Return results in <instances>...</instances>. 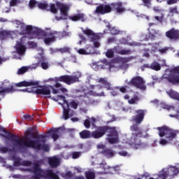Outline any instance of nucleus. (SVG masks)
Here are the masks:
<instances>
[{
  "label": "nucleus",
  "mask_w": 179,
  "mask_h": 179,
  "mask_svg": "<svg viewBox=\"0 0 179 179\" xmlns=\"http://www.w3.org/2000/svg\"><path fill=\"white\" fill-rule=\"evenodd\" d=\"M0 131L6 134V135H3L4 138L10 139V141H13V142H15V143H14V146H17L22 150H26L27 149H34L35 150L50 152V145L48 144H45V139L41 140V142L43 143L41 144L38 140L34 141L27 137H25V139L27 140L19 138H17V136L8 131L2 127H0Z\"/></svg>",
  "instance_id": "nucleus-1"
},
{
  "label": "nucleus",
  "mask_w": 179,
  "mask_h": 179,
  "mask_svg": "<svg viewBox=\"0 0 179 179\" xmlns=\"http://www.w3.org/2000/svg\"><path fill=\"white\" fill-rule=\"evenodd\" d=\"M108 134L107 141L111 145L118 143L119 137L118 131L116 127H110L107 125L98 126L94 131H90L89 130H83L79 133L80 138L81 139H100L103 138L104 135Z\"/></svg>",
  "instance_id": "nucleus-2"
},
{
  "label": "nucleus",
  "mask_w": 179,
  "mask_h": 179,
  "mask_svg": "<svg viewBox=\"0 0 179 179\" xmlns=\"http://www.w3.org/2000/svg\"><path fill=\"white\" fill-rule=\"evenodd\" d=\"M136 115H133L131 119V122H135L136 124L131 126L130 129L133 133L129 140V145L134 148V149H139V146L142 145L141 142V135H142V130L139 128L138 125H141L145 120V115L146 114V110L143 109H138L135 110Z\"/></svg>",
  "instance_id": "nucleus-3"
},
{
  "label": "nucleus",
  "mask_w": 179,
  "mask_h": 179,
  "mask_svg": "<svg viewBox=\"0 0 179 179\" xmlns=\"http://www.w3.org/2000/svg\"><path fill=\"white\" fill-rule=\"evenodd\" d=\"M33 170L34 176H33L31 179H59V176H58L57 173H54L52 170L48 169L44 171L40 168V165H38V164H35L33 167Z\"/></svg>",
  "instance_id": "nucleus-4"
},
{
  "label": "nucleus",
  "mask_w": 179,
  "mask_h": 179,
  "mask_svg": "<svg viewBox=\"0 0 179 179\" xmlns=\"http://www.w3.org/2000/svg\"><path fill=\"white\" fill-rule=\"evenodd\" d=\"M166 72L163 75L164 79L168 80L169 83L175 86H178L179 85V66H175L171 69H167Z\"/></svg>",
  "instance_id": "nucleus-5"
},
{
  "label": "nucleus",
  "mask_w": 179,
  "mask_h": 179,
  "mask_svg": "<svg viewBox=\"0 0 179 179\" xmlns=\"http://www.w3.org/2000/svg\"><path fill=\"white\" fill-rule=\"evenodd\" d=\"M50 80H55V82H56L55 87H61L62 85L58 82H63V83H66V85H73V83H76V82H79V77L76 75H64L55 77V79L50 78Z\"/></svg>",
  "instance_id": "nucleus-6"
},
{
  "label": "nucleus",
  "mask_w": 179,
  "mask_h": 179,
  "mask_svg": "<svg viewBox=\"0 0 179 179\" xmlns=\"http://www.w3.org/2000/svg\"><path fill=\"white\" fill-rule=\"evenodd\" d=\"M157 129L159 130V136L160 138L166 136V139H168V141H173V139H176L179 133L178 130L171 129L167 126L157 127Z\"/></svg>",
  "instance_id": "nucleus-7"
},
{
  "label": "nucleus",
  "mask_w": 179,
  "mask_h": 179,
  "mask_svg": "<svg viewBox=\"0 0 179 179\" xmlns=\"http://www.w3.org/2000/svg\"><path fill=\"white\" fill-rule=\"evenodd\" d=\"M57 97L63 101V117L64 120H69L70 117H73V110L71 111L69 108V103H68V101H66V98L64 95H57Z\"/></svg>",
  "instance_id": "nucleus-8"
},
{
  "label": "nucleus",
  "mask_w": 179,
  "mask_h": 179,
  "mask_svg": "<svg viewBox=\"0 0 179 179\" xmlns=\"http://www.w3.org/2000/svg\"><path fill=\"white\" fill-rule=\"evenodd\" d=\"M145 83H146L145 80L138 76L134 77L130 81L127 82L129 86H134V87L140 89L141 90H146Z\"/></svg>",
  "instance_id": "nucleus-9"
},
{
  "label": "nucleus",
  "mask_w": 179,
  "mask_h": 179,
  "mask_svg": "<svg viewBox=\"0 0 179 179\" xmlns=\"http://www.w3.org/2000/svg\"><path fill=\"white\" fill-rule=\"evenodd\" d=\"M90 89L91 90L87 92V94H89V96H93L94 97H101L105 96L104 92H101L100 93L97 92V90L103 89V85L100 84L96 85H90Z\"/></svg>",
  "instance_id": "nucleus-10"
},
{
  "label": "nucleus",
  "mask_w": 179,
  "mask_h": 179,
  "mask_svg": "<svg viewBox=\"0 0 179 179\" xmlns=\"http://www.w3.org/2000/svg\"><path fill=\"white\" fill-rule=\"evenodd\" d=\"M95 13L97 15L111 13V4H100L96 8Z\"/></svg>",
  "instance_id": "nucleus-11"
},
{
  "label": "nucleus",
  "mask_w": 179,
  "mask_h": 179,
  "mask_svg": "<svg viewBox=\"0 0 179 179\" xmlns=\"http://www.w3.org/2000/svg\"><path fill=\"white\" fill-rule=\"evenodd\" d=\"M165 36L170 40V41H178L179 29L172 28L165 33Z\"/></svg>",
  "instance_id": "nucleus-12"
},
{
  "label": "nucleus",
  "mask_w": 179,
  "mask_h": 179,
  "mask_svg": "<svg viewBox=\"0 0 179 179\" xmlns=\"http://www.w3.org/2000/svg\"><path fill=\"white\" fill-rule=\"evenodd\" d=\"M81 30L84 34L90 37L91 41H97V40L100 39V36L99 34L94 33L92 29L89 28H86L85 29L82 27Z\"/></svg>",
  "instance_id": "nucleus-13"
},
{
  "label": "nucleus",
  "mask_w": 179,
  "mask_h": 179,
  "mask_svg": "<svg viewBox=\"0 0 179 179\" xmlns=\"http://www.w3.org/2000/svg\"><path fill=\"white\" fill-rule=\"evenodd\" d=\"M56 6L59 9L62 16H64V20H66L68 19V12L69 10V6L65 5L59 1L56 2Z\"/></svg>",
  "instance_id": "nucleus-14"
},
{
  "label": "nucleus",
  "mask_w": 179,
  "mask_h": 179,
  "mask_svg": "<svg viewBox=\"0 0 179 179\" xmlns=\"http://www.w3.org/2000/svg\"><path fill=\"white\" fill-rule=\"evenodd\" d=\"M37 87L40 89H36L35 93L36 94H43V96H50L51 94V90L50 89V85H36Z\"/></svg>",
  "instance_id": "nucleus-15"
},
{
  "label": "nucleus",
  "mask_w": 179,
  "mask_h": 179,
  "mask_svg": "<svg viewBox=\"0 0 179 179\" xmlns=\"http://www.w3.org/2000/svg\"><path fill=\"white\" fill-rule=\"evenodd\" d=\"M111 12L115 10L117 13H124L127 9L122 6V2H114L110 3Z\"/></svg>",
  "instance_id": "nucleus-16"
},
{
  "label": "nucleus",
  "mask_w": 179,
  "mask_h": 179,
  "mask_svg": "<svg viewBox=\"0 0 179 179\" xmlns=\"http://www.w3.org/2000/svg\"><path fill=\"white\" fill-rule=\"evenodd\" d=\"M57 31H53L45 34V38H44L45 44H50V43H54L57 38Z\"/></svg>",
  "instance_id": "nucleus-17"
},
{
  "label": "nucleus",
  "mask_w": 179,
  "mask_h": 179,
  "mask_svg": "<svg viewBox=\"0 0 179 179\" xmlns=\"http://www.w3.org/2000/svg\"><path fill=\"white\" fill-rule=\"evenodd\" d=\"M38 85V81H21L20 83H15L16 87H29V86H36Z\"/></svg>",
  "instance_id": "nucleus-18"
},
{
  "label": "nucleus",
  "mask_w": 179,
  "mask_h": 179,
  "mask_svg": "<svg viewBox=\"0 0 179 179\" xmlns=\"http://www.w3.org/2000/svg\"><path fill=\"white\" fill-rule=\"evenodd\" d=\"M49 166L51 169H57L61 164V161L59 158L57 157H49L48 160Z\"/></svg>",
  "instance_id": "nucleus-19"
},
{
  "label": "nucleus",
  "mask_w": 179,
  "mask_h": 179,
  "mask_svg": "<svg viewBox=\"0 0 179 179\" xmlns=\"http://www.w3.org/2000/svg\"><path fill=\"white\" fill-rule=\"evenodd\" d=\"M113 51L116 54H119L120 55H131L132 52L129 49H124L121 46H116L113 48Z\"/></svg>",
  "instance_id": "nucleus-20"
},
{
  "label": "nucleus",
  "mask_w": 179,
  "mask_h": 179,
  "mask_svg": "<svg viewBox=\"0 0 179 179\" xmlns=\"http://www.w3.org/2000/svg\"><path fill=\"white\" fill-rule=\"evenodd\" d=\"M15 50L19 55H23V54L26 52V46H24L22 42H17Z\"/></svg>",
  "instance_id": "nucleus-21"
},
{
  "label": "nucleus",
  "mask_w": 179,
  "mask_h": 179,
  "mask_svg": "<svg viewBox=\"0 0 179 179\" xmlns=\"http://www.w3.org/2000/svg\"><path fill=\"white\" fill-rule=\"evenodd\" d=\"M159 34V30L151 29V31L149 33L148 36H146L145 38V41H149V40H155L156 36Z\"/></svg>",
  "instance_id": "nucleus-22"
},
{
  "label": "nucleus",
  "mask_w": 179,
  "mask_h": 179,
  "mask_svg": "<svg viewBox=\"0 0 179 179\" xmlns=\"http://www.w3.org/2000/svg\"><path fill=\"white\" fill-rule=\"evenodd\" d=\"M33 31V26L31 25H24V29H22L20 34V36H26V34H31Z\"/></svg>",
  "instance_id": "nucleus-23"
},
{
  "label": "nucleus",
  "mask_w": 179,
  "mask_h": 179,
  "mask_svg": "<svg viewBox=\"0 0 179 179\" xmlns=\"http://www.w3.org/2000/svg\"><path fill=\"white\" fill-rule=\"evenodd\" d=\"M69 19H70V20H72L73 22H78L79 20H81L82 22H85V14L78 13L75 15L70 16Z\"/></svg>",
  "instance_id": "nucleus-24"
},
{
  "label": "nucleus",
  "mask_w": 179,
  "mask_h": 179,
  "mask_svg": "<svg viewBox=\"0 0 179 179\" xmlns=\"http://www.w3.org/2000/svg\"><path fill=\"white\" fill-rule=\"evenodd\" d=\"M48 134H51L52 138L55 141L58 140V138H59V129H51L48 131Z\"/></svg>",
  "instance_id": "nucleus-25"
},
{
  "label": "nucleus",
  "mask_w": 179,
  "mask_h": 179,
  "mask_svg": "<svg viewBox=\"0 0 179 179\" xmlns=\"http://www.w3.org/2000/svg\"><path fill=\"white\" fill-rule=\"evenodd\" d=\"M0 94L2 93H6V94H9V93H15V92H16V89H15V87L13 85H9V87H0Z\"/></svg>",
  "instance_id": "nucleus-26"
},
{
  "label": "nucleus",
  "mask_w": 179,
  "mask_h": 179,
  "mask_svg": "<svg viewBox=\"0 0 179 179\" xmlns=\"http://www.w3.org/2000/svg\"><path fill=\"white\" fill-rule=\"evenodd\" d=\"M99 83H101L103 85V87H105V89H107V90H113L111 84H110L106 79L101 78L99 79Z\"/></svg>",
  "instance_id": "nucleus-27"
},
{
  "label": "nucleus",
  "mask_w": 179,
  "mask_h": 179,
  "mask_svg": "<svg viewBox=\"0 0 179 179\" xmlns=\"http://www.w3.org/2000/svg\"><path fill=\"white\" fill-rule=\"evenodd\" d=\"M101 154L103 155V156H106L107 157H113L114 156V152L113 150L108 148L101 151Z\"/></svg>",
  "instance_id": "nucleus-28"
},
{
  "label": "nucleus",
  "mask_w": 179,
  "mask_h": 179,
  "mask_svg": "<svg viewBox=\"0 0 179 179\" xmlns=\"http://www.w3.org/2000/svg\"><path fill=\"white\" fill-rule=\"evenodd\" d=\"M10 36H12L10 34V31H0V38L1 40H5L6 38H8Z\"/></svg>",
  "instance_id": "nucleus-29"
},
{
  "label": "nucleus",
  "mask_w": 179,
  "mask_h": 179,
  "mask_svg": "<svg viewBox=\"0 0 179 179\" xmlns=\"http://www.w3.org/2000/svg\"><path fill=\"white\" fill-rule=\"evenodd\" d=\"M150 69H152V71H160V69H162V66H160V64H159V62H153L151 64H150Z\"/></svg>",
  "instance_id": "nucleus-30"
},
{
  "label": "nucleus",
  "mask_w": 179,
  "mask_h": 179,
  "mask_svg": "<svg viewBox=\"0 0 179 179\" xmlns=\"http://www.w3.org/2000/svg\"><path fill=\"white\" fill-rule=\"evenodd\" d=\"M57 36H56V37L61 40V38H64V37H68V36H69V32H67L66 31H63L62 32L57 31Z\"/></svg>",
  "instance_id": "nucleus-31"
},
{
  "label": "nucleus",
  "mask_w": 179,
  "mask_h": 179,
  "mask_svg": "<svg viewBox=\"0 0 179 179\" xmlns=\"http://www.w3.org/2000/svg\"><path fill=\"white\" fill-rule=\"evenodd\" d=\"M85 178L86 179H96V173L92 171H86Z\"/></svg>",
  "instance_id": "nucleus-32"
},
{
  "label": "nucleus",
  "mask_w": 179,
  "mask_h": 179,
  "mask_svg": "<svg viewBox=\"0 0 179 179\" xmlns=\"http://www.w3.org/2000/svg\"><path fill=\"white\" fill-rule=\"evenodd\" d=\"M128 101L129 104H138V101H139V96L134 95L133 98L130 99Z\"/></svg>",
  "instance_id": "nucleus-33"
},
{
  "label": "nucleus",
  "mask_w": 179,
  "mask_h": 179,
  "mask_svg": "<svg viewBox=\"0 0 179 179\" xmlns=\"http://www.w3.org/2000/svg\"><path fill=\"white\" fill-rule=\"evenodd\" d=\"M38 8L42 9L43 10H48V3H38Z\"/></svg>",
  "instance_id": "nucleus-34"
},
{
  "label": "nucleus",
  "mask_w": 179,
  "mask_h": 179,
  "mask_svg": "<svg viewBox=\"0 0 179 179\" xmlns=\"http://www.w3.org/2000/svg\"><path fill=\"white\" fill-rule=\"evenodd\" d=\"M48 9L52 13H58V9H57V7H55V4H54V3H50V5L48 6Z\"/></svg>",
  "instance_id": "nucleus-35"
},
{
  "label": "nucleus",
  "mask_w": 179,
  "mask_h": 179,
  "mask_svg": "<svg viewBox=\"0 0 179 179\" xmlns=\"http://www.w3.org/2000/svg\"><path fill=\"white\" fill-rule=\"evenodd\" d=\"M27 71H29V66H22L18 69L17 75H24Z\"/></svg>",
  "instance_id": "nucleus-36"
},
{
  "label": "nucleus",
  "mask_w": 179,
  "mask_h": 179,
  "mask_svg": "<svg viewBox=\"0 0 179 179\" xmlns=\"http://www.w3.org/2000/svg\"><path fill=\"white\" fill-rule=\"evenodd\" d=\"M169 171H162V173L158 176L157 179H166L167 177H169Z\"/></svg>",
  "instance_id": "nucleus-37"
},
{
  "label": "nucleus",
  "mask_w": 179,
  "mask_h": 179,
  "mask_svg": "<svg viewBox=\"0 0 179 179\" xmlns=\"http://www.w3.org/2000/svg\"><path fill=\"white\" fill-rule=\"evenodd\" d=\"M171 173H172V176H177L179 173V169L176 166H172L170 169Z\"/></svg>",
  "instance_id": "nucleus-38"
},
{
  "label": "nucleus",
  "mask_w": 179,
  "mask_h": 179,
  "mask_svg": "<svg viewBox=\"0 0 179 179\" xmlns=\"http://www.w3.org/2000/svg\"><path fill=\"white\" fill-rule=\"evenodd\" d=\"M59 49V52L61 54H66V52H71V48H69V47H64Z\"/></svg>",
  "instance_id": "nucleus-39"
},
{
  "label": "nucleus",
  "mask_w": 179,
  "mask_h": 179,
  "mask_svg": "<svg viewBox=\"0 0 179 179\" xmlns=\"http://www.w3.org/2000/svg\"><path fill=\"white\" fill-rule=\"evenodd\" d=\"M114 50H113L112 49H109L106 51V56L107 57V58H113L114 57Z\"/></svg>",
  "instance_id": "nucleus-40"
},
{
  "label": "nucleus",
  "mask_w": 179,
  "mask_h": 179,
  "mask_svg": "<svg viewBox=\"0 0 179 179\" xmlns=\"http://www.w3.org/2000/svg\"><path fill=\"white\" fill-rule=\"evenodd\" d=\"M38 3H37V1L36 0H30L29 1V8L33 9V8H36V6H38Z\"/></svg>",
  "instance_id": "nucleus-41"
},
{
  "label": "nucleus",
  "mask_w": 179,
  "mask_h": 179,
  "mask_svg": "<svg viewBox=\"0 0 179 179\" xmlns=\"http://www.w3.org/2000/svg\"><path fill=\"white\" fill-rule=\"evenodd\" d=\"M144 6L147 8H150V5H152V0H141Z\"/></svg>",
  "instance_id": "nucleus-42"
},
{
  "label": "nucleus",
  "mask_w": 179,
  "mask_h": 179,
  "mask_svg": "<svg viewBox=\"0 0 179 179\" xmlns=\"http://www.w3.org/2000/svg\"><path fill=\"white\" fill-rule=\"evenodd\" d=\"M78 54L80 55H87V54H90V52H86L84 48H80L78 50Z\"/></svg>",
  "instance_id": "nucleus-43"
},
{
  "label": "nucleus",
  "mask_w": 179,
  "mask_h": 179,
  "mask_svg": "<svg viewBox=\"0 0 179 179\" xmlns=\"http://www.w3.org/2000/svg\"><path fill=\"white\" fill-rule=\"evenodd\" d=\"M84 127H85V128H87V129H89V128H90L91 127V123H90V120L88 119H86L85 120H84Z\"/></svg>",
  "instance_id": "nucleus-44"
},
{
  "label": "nucleus",
  "mask_w": 179,
  "mask_h": 179,
  "mask_svg": "<svg viewBox=\"0 0 179 179\" xmlns=\"http://www.w3.org/2000/svg\"><path fill=\"white\" fill-rule=\"evenodd\" d=\"M40 66V62L32 64L31 66H28L29 69H36Z\"/></svg>",
  "instance_id": "nucleus-45"
},
{
  "label": "nucleus",
  "mask_w": 179,
  "mask_h": 179,
  "mask_svg": "<svg viewBox=\"0 0 179 179\" xmlns=\"http://www.w3.org/2000/svg\"><path fill=\"white\" fill-rule=\"evenodd\" d=\"M169 13H178V9L177 8V6H175L173 8H170Z\"/></svg>",
  "instance_id": "nucleus-46"
},
{
  "label": "nucleus",
  "mask_w": 179,
  "mask_h": 179,
  "mask_svg": "<svg viewBox=\"0 0 179 179\" xmlns=\"http://www.w3.org/2000/svg\"><path fill=\"white\" fill-rule=\"evenodd\" d=\"M127 45H130L131 47H139L140 45H141V44L136 42H131V43H128Z\"/></svg>",
  "instance_id": "nucleus-47"
},
{
  "label": "nucleus",
  "mask_w": 179,
  "mask_h": 179,
  "mask_svg": "<svg viewBox=\"0 0 179 179\" xmlns=\"http://www.w3.org/2000/svg\"><path fill=\"white\" fill-rule=\"evenodd\" d=\"M80 156V152H73L72 153L73 159H78Z\"/></svg>",
  "instance_id": "nucleus-48"
},
{
  "label": "nucleus",
  "mask_w": 179,
  "mask_h": 179,
  "mask_svg": "<svg viewBox=\"0 0 179 179\" xmlns=\"http://www.w3.org/2000/svg\"><path fill=\"white\" fill-rule=\"evenodd\" d=\"M70 106L72 108H74V110H76V108H78V103H76V101H72L70 103Z\"/></svg>",
  "instance_id": "nucleus-49"
},
{
  "label": "nucleus",
  "mask_w": 179,
  "mask_h": 179,
  "mask_svg": "<svg viewBox=\"0 0 179 179\" xmlns=\"http://www.w3.org/2000/svg\"><path fill=\"white\" fill-rule=\"evenodd\" d=\"M41 66L42 69H48V62H41Z\"/></svg>",
  "instance_id": "nucleus-50"
},
{
  "label": "nucleus",
  "mask_w": 179,
  "mask_h": 179,
  "mask_svg": "<svg viewBox=\"0 0 179 179\" xmlns=\"http://www.w3.org/2000/svg\"><path fill=\"white\" fill-rule=\"evenodd\" d=\"M127 86H122L120 87H117V89H119L120 92H121V93H127Z\"/></svg>",
  "instance_id": "nucleus-51"
},
{
  "label": "nucleus",
  "mask_w": 179,
  "mask_h": 179,
  "mask_svg": "<svg viewBox=\"0 0 179 179\" xmlns=\"http://www.w3.org/2000/svg\"><path fill=\"white\" fill-rule=\"evenodd\" d=\"M179 0H167L166 3L167 5H174L178 3Z\"/></svg>",
  "instance_id": "nucleus-52"
},
{
  "label": "nucleus",
  "mask_w": 179,
  "mask_h": 179,
  "mask_svg": "<svg viewBox=\"0 0 179 179\" xmlns=\"http://www.w3.org/2000/svg\"><path fill=\"white\" fill-rule=\"evenodd\" d=\"M0 151L1 152V153H8V152H9V148H8L7 147H1Z\"/></svg>",
  "instance_id": "nucleus-53"
},
{
  "label": "nucleus",
  "mask_w": 179,
  "mask_h": 179,
  "mask_svg": "<svg viewBox=\"0 0 179 179\" xmlns=\"http://www.w3.org/2000/svg\"><path fill=\"white\" fill-rule=\"evenodd\" d=\"M15 24L17 26H21L20 29H24V23H22L20 20H15Z\"/></svg>",
  "instance_id": "nucleus-54"
},
{
  "label": "nucleus",
  "mask_w": 179,
  "mask_h": 179,
  "mask_svg": "<svg viewBox=\"0 0 179 179\" xmlns=\"http://www.w3.org/2000/svg\"><path fill=\"white\" fill-rule=\"evenodd\" d=\"M121 62H123V64H127V62H129L131 61V58L129 57H122L120 59Z\"/></svg>",
  "instance_id": "nucleus-55"
},
{
  "label": "nucleus",
  "mask_w": 179,
  "mask_h": 179,
  "mask_svg": "<svg viewBox=\"0 0 179 179\" xmlns=\"http://www.w3.org/2000/svg\"><path fill=\"white\" fill-rule=\"evenodd\" d=\"M164 108H166V110H168V111H171V110H175L174 106H168V105H165Z\"/></svg>",
  "instance_id": "nucleus-56"
},
{
  "label": "nucleus",
  "mask_w": 179,
  "mask_h": 179,
  "mask_svg": "<svg viewBox=\"0 0 179 179\" xmlns=\"http://www.w3.org/2000/svg\"><path fill=\"white\" fill-rule=\"evenodd\" d=\"M154 18L159 23H163V17L155 16Z\"/></svg>",
  "instance_id": "nucleus-57"
},
{
  "label": "nucleus",
  "mask_w": 179,
  "mask_h": 179,
  "mask_svg": "<svg viewBox=\"0 0 179 179\" xmlns=\"http://www.w3.org/2000/svg\"><path fill=\"white\" fill-rule=\"evenodd\" d=\"M148 45H152L151 50L153 51V52L157 51V47L155 46V43H148Z\"/></svg>",
  "instance_id": "nucleus-58"
},
{
  "label": "nucleus",
  "mask_w": 179,
  "mask_h": 179,
  "mask_svg": "<svg viewBox=\"0 0 179 179\" xmlns=\"http://www.w3.org/2000/svg\"><path fill=\"white\" fill-rule=\"evenodd\" d=\"M116 39L114 37L108 38V44H111V43H115Z\"/></svg>",
  "instance_id": "nucleus-59"
},
{
  "label": "nucleus",
  "mask_w": 179,
  "mask_h": 179,
  "mask_svg": "<svg viewBox=\"0 0 179 179\" xmlns=\"http://www.w3.org/2000/svg\"><path fill=\"white\" fill-rule=\"evenodd\" d=\"M17 5V0H11L10 1V6H16Z\"/></svg>",
  "instance_id": "nucleus-60"
},
{
  "label": "nucleus",
  "mask_w": 179,
  "mask_h": 179,
  "mask_svg": "<svg viewBox=\"0 0 179 179\" xmlns=\"http://www.w3.org/2000/svg\"><path fill=\"white\" fill-rule=\"evenodd\" d=\"M22 164H23V166H29L31 164V161H29V160L24 161V162H22Z\"/></svg>",
  "instance_id": "nucleus-61"
},
{
  "label": "nucleus",
  "mask_w": 179,
  "mask_h": 179,
  "mask_svg": "<svg viewBox=\"0 0 179 179\" xmlns=\"http://www.w3.org/2000/svg\"><path fill=\"white\" fill-rule=\"evenodd\" d=\"M119 155L120 156H123L124 157H125V156H128V152L127 151H121L119 152Z\"/></svg>",
  "instance_id": "nucleus-62"
},
{
  "label": "nucleus",
  "mask_w": 179,
  "mask_h": 179,
  "mask_svg": "<svg viewBox=\"0 0 179 179\" xmlns=\"http://www.w3.org/2000/svg\"><path fill=\"white\" fill-rule=\"evenodd\" d=\"M49 89L52 90L53 94H57L58 90H55L53 86L49 85Z\"/></svg>",
  "instance_id": "nucleus-63"
},
{
  "label": "nucleus",
  "mask_w": 179,
  "mask_h": 179,
  "mask_svg": "<svg viewBox=\"0 0 179 179\" xmlns=\"http://www.w3.org/2000/svg\"><path fill=\"white\" fill-rule=\"evenodd\" d=\"M168 142L167 140H164V139H161L159 141V144L160 145H167Z\"/></svg>",
  "instance_id": "nucleus-64"
}]
</instances>
